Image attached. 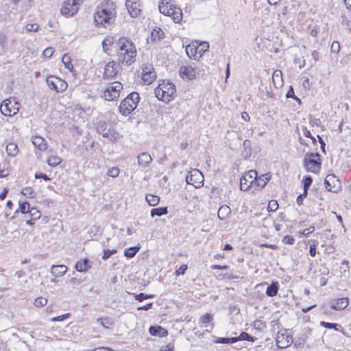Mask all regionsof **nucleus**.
<instances>
[{"label":"nucleus","instance_id":"obj_1","mask_svg":"<svg viewBox=\"0 0 351 351\" xmlns=\"http://www.w3.org/2000/svg\"><path fill=\"white\" fill-rule=\"evenodd\" d=\"M117 5L111 0L104 1L96 8L93 14L97 26L107 27L115 21Z\"/></svg>","mask_w":351,"mask_h":351},{"label":"nucleus","instance_id":"obj_2","mask_svg":"<svg viewBox=\"0 0 351 351\" xmlns=\"http://www.w3.org/2000/svg\"><path fill=\"white\" fill-rule=\"evenodd\" d=\"M119 64L131 65L136 57V50L134 44L125 37L120 38L114 43Z\"/></svg>","mask_w":351,"mask_h":351},{"label":"nucleus","instance_id":"obj_3","mask_svg":"<svg viewBox=\"0 0 351 351\" xmlns=\"http://www.w3.org/2000/svg\"><path fill=\"white\" fill-rule=\"evenodd\" d=\"M176 90L174 84L169 81H162L155 88L154 93L159 100L168 104L174 99Z\"/></svg>","mask_w":351,"mask_h":351},{"label":"nucleus","instance_id":"obj_4","mask_svg":"<svg viewBox=\"0 0 351 351\" xmlns=\"http://www.w3.org/2000/svg\"><path fill=\"white\" fill-rule=\"evenodd\" d=\"M159 11L165 16H171L175 23L182 19V12L180 8L172 3V0H162L158 5Z\"/></svg>","mask_w":351,"mask_h":351},{"label":"nucleus","instance_id":"obj_5","mask_svg":"<svg viewBox=\"0 0 351 351\" xmlns=\"http://www.w3.org/2000/svg\"><path fill=\"white\" fill-rule=\"evenodd\" d=\"M139 95L136 92L129 94L121 102L119 107L120 113L123 116L129 115L134 111L139 102Z\"/></svg>","mask_w":351,"mask_h":351},{"label":"nucleus","instance_id":"obj_6","mask_svg":"<svg viewBox=\"0 0 351 351\" xmlns=\"http://www.w3.org/2000/svg\"><path fill=\"white\" fill-rule=\"evenodd\" d=\"M304 166L308 172L317 174L320 171L321 162L319 153H307L303 159Z\"/></svg>","mask_w":351,"mask_h":351},{"label":"nucleus","instance_id":"obj_7","mask_svg":"<svg viewBox=\"0 0 351 351\" xmlns=\"http://www.w3.org/2000/svg\"><path fill=\"white\" fill-rule=\"evenodd\" d=\"M123 89V85L119 82H114L108 84L103 93V97L105 100L113 101L117 100L120 96V92Z\"/></svg>","mask_w":351,"mask_h":351},{"label":"nucleus","instance_id":"obj_8","mask_svg":"<svg viewBox=\"0 0 351 351\" xmlns=\"http://www.w3.org/2000/svg\"><path fill=\"white\" fill-rule=\"evenodd\" d=\"M84 0H66L60 8V13L66 17L73 16L78 11Z\"/></svg>","mask_w":351,"mask_h":351},{"label":"nucleus","instance_id":"obj_9","mask_svg":"<svg viewBox=\"0 0 351 351\" xmlns=\"http://www.w3.org/2000/svg\"><path fill=\"white\" fill-rule=\"evenodd\" d=\"M204 180L203 174L197 169L191 171L186 178L187 184L193 185L195 188H199L203 186Z\"/></svg>","mask_w":351,"mask_h":351},{"label":"nucleus","instance_id":"obj_10","mask_svg":"<svg viewBox=\"0 0 351 351\" xmlns=\"http://www.w3.org/2000/svg\"><path fill=\"white\" fill-rule=\"evenodd\" d=\"M326 189L332 193H338L341 189V182L335 174H328L324 180Z\"/></svg>","mask_w":351,"mask_h":351},{"label":"nucleus","instance_id":"obj_11","mask_svg":"<svg viewBox=\"0 0 351 351\" xmlns=\"http://www.w3.org/2000/svg\"><path fill=\"white\" fill-rule=\"evenodd\" d=\"M46 81L49 88L56 90L57 93H62L67 88L66 82L58 77L49 76L47 78Z\"/></svg>","mask_w":351,"mask_h":351},{"label":"nucleus","instance_id":"obj_12","mask_svg":"<svg viewBox=\"0 0 351 351\" xmlns=\"http://www.w3.org/2000/svg\"><path fill=\"white\" fill-rule=\"evenodd\" d=\"M18 105L17 102L13 104L10 99H5L1 104L0 111L4 116L11 117L18 112Z\"/></svg>","mask_w":351,"mask_h":351},{"label":"nucleus","instance_id":"obj_13","mask_svg":"<svg viewBox=\"0 0 351 351\" xmlns=\"http://www.w3.org/2000/svg\"><path fill=\"white\" fill-rule=\"evenodd\" d=\"M258 176L257 171L255 170L249 171L245 173L240 179V189L242 191H247L254 182V180Z\"/></svg>","mask_w":351,"mask_h":351},{"label":"nucleus","instance_id":"obj_14","mask_svg":"<svg viewBox=\"0 0 351 351\" xmlns=\"http://www.w3.org/2000/svg\"><path fill=\"white\" fill-rule=\"evenodd\" d=\"M119 62L115 61L108 62L104 67V77L105 79H112L121 71Z\"/></svg>","mask_w":351,"mask_h":351},{"label":"nucleus","instance_id":"obj_15","mask_svg":"<svg viewBox=\"0 0 351 351\" xmlns=\"http://www.w3.org/2000/svg\"><path fill=\"white\" fill-rule=\"evenodd\" d=\"M156 75L152 64H143L142 67V80L147 84H150L155 79Z\"/></svg>","mask_w":351,"mask_h":351},{"label":"nucleus","instance_id":"obj_16","mask_svg":"<svg viewBox=\"0 0 351 351\" xmlns=\"http://www.w3.org/2000/svg\"><path fill=\"white\" fill-rule=\"evenodd\" d=\"M179 74L183 80H191L195 78L196 71L192 66L182 65L179 69Z\"/></svg>","mask_w":351,"mask_h":351},{"label":"nucleus","instance_id":"obj_17","mask_svg":"<svg viewBox=\"0 0 351 351\" xmlns=\"http://www.w3.org/2000/svg\"><path fill=\"white\" fill-rule=\"evenodd\" d=\"M276 345L279 348H285L292 342V337L278 332L276 338Z\"/></svg>","mask_w":351,"mask_h":351},{"label":"nucleus","instance_id":"obj_18","mask_svg":"<svg viewBox=\"0 0 351 351\" xmlns=\"http://www.w3.org/2000/svg\"><path fill=\"white\" fill-rule=\"evenodd\" d=\"M348 303L349 300L348 298H338L330 302V307L334 310L340 311L346 308Z\"/></svg>","mask_w":351,"mask_h":351},{"label":"nucleus","instance_id":"obj_19","mask_svg":"<svg viewBox=\"0 0 351 351\" xmlns=\"http://www.w3.org/2000/svg\"><path fill=\"white\" fill-rule=\"evenodd\" d=\"M138 164L143 167H147L152 161V158L147 152H142L138 157Z\"/></svg>","mask_w":351,"mask_h":351},{"label":"nucleus","instance_id":"obj_20","mask_svg":"<svg viewBox=\"0 0 351 351\" xmlns=\"http://www.w3.org/2000/svg\"><path fill=\"white\" fill-rule=\"evenodd\" d=\"M126 8L130 15L133 18H136L141 12V3L140 1H136L132 3V5H129L128 6H126Z\"/></svg>","mask_w":351,"mask_h":351},{"label":"nucleus","instance_id":"obj_21","mask_svg":"<svg viewBox=\"0 0 351 351\" xmlns=\"http://www.w3.org/2000/svg\"><path fill=\"white\" fill-rule=\"evenodd\" d=\"M149 332L151 335L160 337H166L168 335L167 330L160 326H150L149 328Z\"/></svg>","mask_w":351,"mask_h":351},{"label":"nucleus","instance_id":"obj_22","mask_svg":"<svg viewBox=\"0 0 351 351\" xmlns=\"http://www.w3.org/2000/svg\"><path fill=\"white\" fill-rule=\"evenodd\" d=\"M165 37V33L160 27H156L151 32L150 39L152 42L158 43Z\"/></svg>","mask_w":351,"mask_h":351},{"label":"nucleus","instance_id":"obj_23","mask_svg":"<svg viewBox=\"0 0 351 351\" xmlns=\"http://www.w3.org/2000/svg\"><path fill=\"white\" fill-rule=\"evenodd\" d=\"M67 271V267L64 265H52L51 273L54 277H61Z\"/></svg>","mask_w":351,"mask_h":351},{"label":"nucleus","instance_id":"obj_24","mask_svg":"<svg viewBox=\"0 0 351 351\" xmlns=\"http://www.w3.org/2000/svg\"><path fill=\"white\" fill-rule=\"evenodd\" d=\"M102 136L112 142L118 141L121 137L119 133L114 128H108L106 132L104 133Z\"/></svg>","mask_w":351,"mask_h":351},{"label":"nucleus","instance_id":"obj_25","mask_svg":"<svg viewBox=\"0 0 351 351\" xmlns=\"http://www.w3.org/2000/svg\"><path fill=\"white\" fill-rule=\"evenodd\" d=\"M230 214V208L227 205H223L219 208L217 215L220 220L223 221L226 219Z\"/></svg>","mask_w":351,"mask_h":351},{"label":"nucleus","instance_id":"obj_26","mask_svg":"<svg viewBox=\"0 0 351 351\" xmlns=\"http://www.w3.org/2000/svg\"><path fill=\"white\" fill-rule=\"evenodd\" d=\"M272 81L276 88L282 86L283 84L282 73L280 70H276L272 75Z\"/></svg>","mask_w":351,"mask_h":351},{"label":"nucleus","instance_id":"obj_27","mask_svg":"<svg viewBox=\"0 0 351 351\" xmlns=\"http://www.w3.org/2000/svg\"><path fill=\"white\" fill-rule=\"evenodd\" d=\"M243 150L242 156L244 159H249L252 155V143L250 140L246 139L243 141Z\"/></svg>","mask_w":351,"mask_h":351},{"label":"nucleus","instance_id":"obj_28","mask_svg":"<svg viewBox=\"0 0 351 351\" xmlns=\"http://www.w3.org/2000/svg\"><path fill=\"white\" fill-rule=\"evenodd\" d=\"M34 145L41 151H44L47 148L46 141L41 136H35L32 139Z\"/></svg>","mask_w":351,"mask_h":351},{"label":"nucleus","instance_id":"obj_29","mask_svg":"<svg viewBox=\"0 0 351 351\" xmlns=\"http://www.w3.org/2000/svg\"><path fill=\"white\" fill-rule=\"evenodd\" d=\"M279 289L278 282H272L271 285H269L265 291V293L269 297H274L277 295Z\"/></svg>","mask_w":351,"mask_h":351},{"label":"nucleus","instance_id":"obj_30","mask_svg":"<svg viewBox=\"0 0 351 351\" xmlns=\"http://www.w3.org/2000/svg\"><path fill=\"white\" fill-rule=\"evenodd\" d=\"M90 267L89 261L87 258L77 261L75 265V268L77 271L83 272L87 271Z\"/></svg>","mask_w":351,"mask_h":351},{"label":"nucleus","instance_id":"obj_31","mask_svg":"<svg viewBox=\"0 0 351 351\" xmlns=\"http://www.w3.org/2000/svg\"><path fill=\"white\" fill-rule=\"evenodd\" d=\"M5 150L8 155L12 157L16 156L19 153L18 145L13 142H11L6 145Z\"/></svg>","mask_w":351,"mask_h":351},{"label":"nucleus","instance_id":"obj_32","mask_svg":"<svg viewBox=\"0 0 351 351\" xmlns=\"http://www.w3.org/2000/svg\"><path fill=\"white\" fill-rule=\"evenodd\" d=\"M270 176L267 174L262 175L261 176L258 177L256 176L254 183L260 188H263L267 182L269 180Z\"/></svg>","mask_w":351,"mask_h":351},{"label":"nucleus","instance_id":"obj_33","mask_svg":"<svg viewBox=\"0 0 351 351\" xmlns=\"http://www.w3.org/2000/svg\"><path fill=\"white\" fill-rule=\"evenodd\" d=\"M167 213H168L167 207L155 208L152 209L151 216L152 217H154L155 216L160 217V216L167 214Z\"/></svg>","mask_w":351,"mask_h":351},{"label":"nucleus","instance_id":"obj_34","mask_svg":"<svg viewBox=\"0 0 351 351\" xmlns=\"http://www.w3.org/2000/svg\"><path fill=\"white\" fill-rule=\"evenodd\" d=\"M62 162V159L60 157L58 156H51L48 158L47 162L49 166L51 167H55L60 165Z\"/></svg>","mask_w":351,"mask_h":351},{"label":"nucleus","instance_id":"obj_35","mask_svg":"<svg viewBox=\"0 0 351 351\" xmlns=\"http://www.w3.org/2000/svg\"><path fill=\"white\" fill-rule=\"evenodd\" d=\"M147 202L152 206H156L160 202V197L152 194H147L145 196Z\"/></svg>","mask_w":351,"mask_h":351},{"label":"nucleus","instance_id":"obj_36","mask_svg":"<svg viewBox=\"0 0 351 351\" xmlns=\"http://www.w3.org/2000/svg\"><path fill=\"white\" fill-rule=\"evenodd\" d=\"M319 324L320 326L328 329H334L337 331H341L343 330L342 327L340 325L335 323H329L322 321L320 322Z\"/></svg>","mask_w":351,"mask_h":351},{"label":"nucleus","instance_id":"obj_37","mask_svg":"<svg viewBox=\"0 0 351 351\" xmlns=\"http://www.w3.org/2000/svg\"><path fill=\"white\" fill-rule=\"evenodd\" d=\"M234 339H237V342L239 341H248L251 342H254L255 341V338L250 335H249L246 332H242L238 337H234Z\"/></svg>","mask_w":351,"mask_h":351},{"label":"nucleus","instance_id":"obj_38","mask_svg":"<svg viewBox=\"0 0 351 351\" xmlns=\"http://www.w3.org/2000/svg\"><path fill=\"white\" fill-rule=\"evenodd\" d=\"M140 250L139 247H130L125 250V256L128 258H133Z\"/></svg>","mask_w":351,"mask_h":351},{"label":"nucleus","instance_id":"obj_39","mask_svg":"<svg viewBox=\"0 0 351 351\" xmlns=\"http://www.w3.org/2000/svg\"><path fill=\"white\" fill-rule=\"evenodd\" d=\"M199 50V47L195 46L187 45L186 47V52L189 58L193 57L195 58L197 54H198L197 51Z\"/></svg>","mask_w":351,"mask_h":351},{"label":"nucleus","instance_id":"obj_40","mask_svg":"<svg viewBox=\"0 0 351 351\" xmlns=\"http://www.w3.org/2000/svg\"><path fill=\"white\" fill-rule=\"evenodd\" d=\"M214 342L216 343H232L237 342V339L234 337H218Z\"/></svg>","mask_w":351,"mask_h":351},{"label":"nucleus","instance_id":"obj_41","mask_svg":"<svg viewBox=\"0 0 351 351\" xmlns=\"http://www.w3.org/2000/svg\"><path fill=\"white\" fill-rule=\"evenodd\" d=\"M107 123L104 121H99L97 124V131L99 134L103 135L104 133L106 132Z\"/></svg>","mask_w":351,"mask_h":351},{"label":"nucleus","instance_id":"obj_42","mask_svg":"<svg viewBox=\"0 0 351 351\" xmlns=\"http://www.w3.org/2000/svg\"><path fill=\"white\" fill-rule=\"evenodd\" d=\"M62 62L64 64L65 68L71 71L73 69V64L71 62V58L67 54L63 55L62 58Z\"/></svg>","mask_w":351,"mask_h":351},{"label":"nucleus","instance_id":"obj_43","mask_svg":"<svg viewBox=\"0 0 351 351\" xmlns=\"http://www.w3.org/2000/svg\"><path fill=\"white\" fill-rule=\"evenodd\" d=\"M313 178L311 176H304L302 180L304 191H308V189L311 186Z\"/></svg>","mask_w":351,"mask_h":351},{"label":"nucleus","instance_id":"obj_44","mask_svg":"<svg viewBox=\"0 0 351 351\" xmlns=\"http://www.w3.org/2000/svg\"><path fill=\"white\" fill-rule=\"evenodd\" d=\"M47 303V300L43 297H38L34 301V305L36 307H43Z\"/></svg>","mask_w":351,"mask_h":351},{"label":"nucleus","instance_id":"obj_45","mask_svg":"<svg viewBox=\"0 0 351 351\" xmlns=\"http://www.w3.org/2000/svg\"><path fill=\"white\" fill-rule=\"evenodd\" d=\"M97 322L99 323L101 326H103L104 328H108V325H112V322L108 317H106V318H104V319L103 318H98L97 319Z\"/></svg>","mask_w":351,"mask_h":351},{"label":"nucleus","instance_id":"obj_46","mask_svg":"<svg viewBox=\"0 0 351 351\" xmlns=\"http://www.w3.org/2000/svg\"><path fill=\"white\" fill-rule=\"evenodd\" d=\"M21 193L23 195L30 198L34 197L35 195V192L31 187L23 188L21 191Z\"/></svg>","mask_w":351,"mask_h":351},{"label":"nucleus","instance_id":"obj_47","mask_svg":"<svg viewBox=\"0 0 351 351\" xmlns=\"http://www.w3.org/2000/svg\"><path fill=\"white\" fill-rule=\"evenodd\" d=\"M30 210L29 204L27 202H19V210L23 214L28 213Z\"/></svg>","mask_w":351,"mask_h":351},{"label":"nucleus","instance_id":"obj_48","mask_svg":"<svg viewBox=\"0 0 351 351\" xmlns=\"http://www.w3.org/2000/svg\"><path fill=\"white\" fill-rule=\"evenodd\" d=\"M199 50L197 51L199 56H202L206 51H208L209 45L207 42H202L200 44V46L198 47Z\"/></svg>","mask_w":351,"mask_h":351},{"label":"nucleus","instance_id":"obj_49","mask_svg":"<svg viewBox=\"0 0 351 351\" xmlns=\"http://www.w3.org/2000/svg\"><path fill=\"white\" fill-rule=\"evenodd\" d=\"M154 297V295H152V294H145L143 293H141L139 294H136L134 296L135 299L136 300L139 301V302H142L143 300H144L145 299L153 298Z\"/></svg>","mask_w":351,"mask_h":351},{"label":"nucleus","instance_id":"obj_50","mask_svg":"<svg viewBox=\"0 0 351 351\" xmlns=\"http://www.w3.org/2000/svg\"><path fill=\"white\" fill-rule=\"evenodd\" d=\"M28 213L29 214V216L32 220L38 219L41 216L40 213L34 208H30Z\"/></svg>","mask_w":351,"mask_h":351},{"label":"nucleus","instance_id":"obj_51","mask_svg":"<svg viewBox=\"0 0 351 351\" xmlns=\"http://www.w3.org/2000/svg\"><path fill=\"white\" fill-rule=\"evenodd\" d=\"M112 40V38H106L103 40V42H102V47H103V49H104V50L105 51L111 49L108 46H110L112 44H113Z\"/></svg>","mask_w":351,"mask_h":351},{"label":"nucleus","instance_id":"obj_52","mask_svg":"<svg viewBox=\"0 0 351 351\" xmlns=\"http://www.w3.org/2000/svg\"><path fill=\"white\" fill-rule=\"evenodd\" d=\"M117 252V250H104V254L102 256V259L106 261L108 259L112 254Z\"/></svg>","mask_w":351,"mask_h":351},{"label":"nucleus","instance_id":"obj_53","mask_svg":"<svg viewBox=\"0 0 351 351\" xmlns=\"http://www.w3.org/2000/svg\"><path fill=\"white\" fill-rule=\"evenodd\" d=\"M119 174V169L118 167H112L108 169L107 175L112 178H117Z\"/></svg>","mask_w":351,"mask_h":351},{"label":"nucleus","instance_id":"obj_54","mask_svg":"<svg viewBox=\"0 0 351 351\" xmlns=\"http://www.w3.org/2000/svg\"><path fill=\"white\" fill-rule=\"evenodd\" d=\"M265 324L261 321V320H259V319H256L255 320L254 322H253V327L255 328V329H257V330H263L265 327Z\"/></svg>","mask_w":351,"mask_h":351},{"label":"nucleus","instance_id":"obj_55","mask_svg":"<svg viewBox=\"0 0 351 351\" xmlns=\"http://www.w3.org/2000/svg\"><path fill=\"white\" fill-rule=\"evenodd\" d=\"M278 208V204L276 200L269 201L267 206L268 211H275Z\"/></svg>","mask_w":351,"mask_h":351},{"label":"nucleus","instance_id":"obj_56","mask_svg":"<svg viewBox=\"0 0 351 351\" xmlns=\"http://www.w3.org/2000/svg\"><path fill=\"white\" fill-rule=\"evenodd\" d=\"M213 319V316L210 313H206L204 315H203L202 317H201V322L204 324V325H206L207 324L210 323Z\"/></svg>","mask_w":351,"mask_h":351},{"label":"nucleus","instance_id":"obj_57","mask_svg":"<svg viewBox=\"0 0 351 351\" xmlns=\"http://www.w3.org/2000/svg\"><path fill=\"white\" fill-rule=\"evenodd\" d=\"M341 24L351 32V21L345 16H341Z\"/></svg>","mask_w":351,"mask_h":351},{"label":"nucleus","instance_id":"obj_58","mask_svg":"<svg viewBox=\"0 0 351 351\" xmlns=\"http://www.w3.org/2000/svg\"><path fill=\"white\" fill-rule=\"evenodd\" d=\"M6 39H7L6 36L4 34L1 33L0 34V48H1V51H4L5 49Z\"/></svg>","mask_w":351,"mask_h":351},{"label":"nucleus","instance_id":"obj_59","mask_svg":"<svg viewBox=\"0 0 351 351\" xmlns=\"http://www.w3.org/2000/svg\"><path fill=\"white\" fill-rule=\"evenodd\" d=\"M39 29V25L36 23H29L26 25L27 32H37Z\"/></svg>","mask_w":351,"mask_h":351},{"label":"nucleus","instance_id":"obj_60","mask_svg":"<svg viewBox=\"0 0 351 351\" xmlns=\"http://www.w3.org/2000/svg\"><path fill=\"white\" fill-rule=\"evenodd\" d=\"M332 53H338L340 51V45L337 41H334L330 47Z\"/></svg>","mask_w":351,"mask_h":351},{"label":"nucleus","instance_id":"obj_61","mask_svg":"<svg viewBox=\"0 0 351 351\" xmlns=\"http://www.w3.org/2000/svg\"><path fill=\"white\" fill-rule=\"evenodd\" d=\"M286 97L287 98H293L298 101H300V99L295 95L294 90L292 86H290L289 90L287 91Z\"/></svg>","mask_w":351,"mask_h":351},{"label":"nucleus","instance_id":"obj_62","mask_svg":"<svg viewBox=\"0 0 351 351\" xmlns=\"http://www.w3.org/2000/svg\"><path fill=\"white\" fill-rule=\"evenodd\" d=\"M295 239L292 236L286 235L282 239V242L286 244H290L292 245L294 243Z\"/></svg>","mask_w":351,"mask_h":351},{"label":"nucleus","instance_id":"obj_63","mask_svg":"<svg viewBox=\"0 0 351 351\" xmlns=\"http://www.w3.org/2000/svg\"><path fill=\"white\" fill-rule=\"evenodd\" d=\"M187 269V265H182L179 269H178L176 271H175V274L176 276H178L180 275H183L184 274L186 270Z\"/></svg>","mask_w":351,"mask_h":351},{"label":"nucleus","instance_id":"obj_64","mask_svg":"<svg viewBox=\"0 0 351 351\" xmlns=\"http://www.w3.org/2000/svg\"><path fill=\"white\" fill-rule=\"evenodd\" d=\"M53 48L51 47H48L47 49H45L43 52V56L45 58H50L52 56L53 53Z\"/></svg>","mask_w":351,"mask_h":351}]
</instances>
